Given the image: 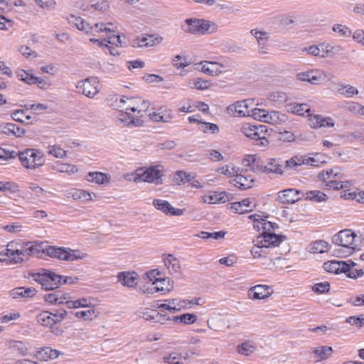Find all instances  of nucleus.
I'll return each mask as SVG.
<instances>
[{"label": "nucleus", "instance_id": "1", "mask_svg": "<svg viewBox=\"0 0 364 364\" xmlns=\"http://www.w3.org/2000/svg\"><path fill=\"white\" fill-rule=\"evenodd\" d=\"M67 250L66 247L55 246H50L43 250L40 245L33 242L18 243L12 241L7 245L4 251L0 252V262L18 264L28 260L31 256L40 257L42 252H45L49 257L65 261Z\"/></svg>", "mask_w": 364, "mask_h": 364}, {"label": "nucleus", "instance_id": "2", "mask_svg": "<svg viewBox=\"0 0 364 364\" xmlns=\"http://www.w3.org/2000/svg\"><path fill=\"white\" fill-rule=\"evenodd\" d=\"M139 100L132 97H115L112 105L121 112L118 117L119 120L127 125L139 126L141 124L140 117L148 108V104L144 101L141 105H139Z\"/></svg>", "mask_w": 364, "mask_h": 364}, {"label": "nucleus", "instance_id": "3", "mask_svg": "<svg viewBox=\"0 0 364 364\" xmlns=\"http://www.w3.org/2000/svg\"><path fill=\"white\" fill-rule=\"evenodd\" d=\"M30 276L46 291L55 289L62 284L63 276L50 270L42 269L38 272L31 273Z\"/></svg>", "mask_w": 364, "mask_h": 364}, {"label": "nucleus", "instance_id": "4", "mask_svg": "<svg viewBox=\"0 0 364 364\" xmlns=\"http://www.w3.org/2000/svg\"><path fill=\"white\" fill-rule=\"evenodd\" d=\"M281 241L282 238L278 235L263 232L262 236L257 237L256 244L251 250V254L255 258H259L266 254V249L278 246Z\"/></svg>", "mask_w": 364, "mask_h": 364}, {"label": "nucleus", "instance_id": "5", "mask_svg": "<svg viewBox=\"0 0 364 364\" xmlns=\"http://www.w3.org/2000/svg\"><path fill=\"white\" fill-rule=\"evenodd\" d=\"M183 29L189 33L205 35L218 30L216 23L203 19L188 18L185 21Z\"/></svg>", "mask_w": 364, "mask_h": 364}, {"label": "nucleus", "instance_id": "6", "mask_svg": "<svg viewBox=\"0 0 364 364\" xmlns=\"http://www.w3.org/2000/svg\"><path fill=\"white\" fill-rule=\"evenodd\" d=\"M133 176L134 181L140 180L159 185L162 183L161 178L164 176V168L160 165L149 166L146 168H140L135 171Z\"/></svg>", "mask_w": 364, "mask_h": 364}, {"label": "nucleus", "instance_id": "7", "mask_svg": "<svg viewBox=\"0 0 364 364\" xmlns=\"http://www.w3.org/2000/svg\"><path fill=\"white\" fill-rule=\"evenodd\" d=\"M240 132L246 137L259 141L257 144L260 146H266L269 144L267 138V129L264 125L255 126L250 123H242L240 125Z\"/></svg>", "mask_w": 364, "mask_h": 364}, {"label": "nucleus", "instance_id": "8", "mask_svg": "<svg viewBox=\"0 0 364 364\" xmlns=\"http://www.w3.org/2000/svg\"><path fill=\"white\" fill-rule=\"evenodd\" d=\"M356 238L357 235L353 231L346 229L334 235L333 241L336 245L343 247L345 249L344 254L348 255L358 247Z\"/></svg>", "mask_w": 364, "mask_h": 364}, {"label": "nucleus", "instance_id": "9", "mask_svg": "<svg viewBox=\"0 0 364 364\" xmlns=\"http://www.w3.org/2000/svg\"><path fill=\"white\" fill-rule=\"evenodd\" d=\"M22 166L26 168L34 169L44 163L43 154L36 149H26L23 151L16 153Z\"/></svg>", "mask_w": 364, "mask_h": 364}, {"label": "nucleus", "instance_id": "10", "mask_svg": "<svg viewBox=\"0 0 364 364\" xmlns=\"http://www.w3.org/2000/svg\"><path fill=\"white\" fill-rule=\"evenodd\" d=\"M336 170L337 168H332L321 173L326 186L335 190H341L351 186L352 183L350 181H340L341 176L336 171Z\"/></svg>", "mask_w": 364, "mask_h": 364}, {"label": "nucleus", "instance_id": "11", "mask_svg": "<svg viewBox=\"0 0 364 364\" xmlns=\"http://www.w3.org/2000/svg\"><path fill=\"white\" fill-rule=\"evenodd\" d=\"M299 81L308 82L312 85H321L330 80V75L318 69L301 72L296 75Z\"/></svg>", "mask_w": 364, "mask_h": 364}, {"label": "nucleus", "instance_id": "12", "mask_svg": "<svg viewBox=\"0 0 364 364\" xmlns=\"http://www.w3.org/2000/svg\"><path fill=\"white\" fill-rule=\"evenodd\" d=\"M67 314V311L64 309L57 311L55 313L43 311L37 316L36 321L42 326L49 328L63 321Z\"/></svg>", "mask_w": 364, "mask_h": 364}, {"label": "nucleus", "instance_id": "13", "mask_svg": "<svg viewBox=\"0 0 364 364\" xmlns=\"http://www.w3.org/2000/svg\"><path fill=\"white\" fill-rule=\"evenodd\" d=\"M256 168L266 174L283 176L284 173L283 161L280 158L267 159L265 164L257 163Z\"/></svg>", "mask_w": 364, "mask_h": 364}, {"label": "nucleus", "instance_id": "14", "mask_svg": "<svg viewBox=\"0 0 364 364\" xmlns=\"http://www.w3.org/2000/svg\"><path fill=\"white\" fill-rule=\"evenodd\" d=\"M99 82L95 77H88L77 82L76 88L79 93H82L87 97L93 98L98 92Z\"/></svg>", "mask_w": 364, "mask_h": 364}, {"label": "nucleus", "instance_id": "15", "mask_svg": "<svg viewBox=\"0 0 364 364\" xmlns=\"http://www.w3.org/2000/svg\"><path fill=\"white\" fill-rule=\"evenodd\" d=\"M162 41L163 37L161 36L143 33L132 41V46L136 48L152 47L160 44Z\"/></svg>", "mask_w": 364, "mask_h": 364}, {"label": "nucleus", "instance_id": "16", "mask_svg": "<svg viewBox=\"0 0 364 364\" xmlns=\"http://www.w3.org/2000/svg\"><path fill=\"white\" fill-rule=\"evenodd\" d=\"M153 205L156 209L166 215L180 216L184 213V210L176 208L169 202L164 200L154 199L153 200Z\"/></svg>", "mask_w": 364, "mask_h": 364}, {"label": "nucleus", "instance_id": "17", "mask_svg": "<svg viewBox=\"0 0 364 364\" xmlns=\"http://www.w3.org/2000/svg\"><path fill=\"white\" fill-rule=\"evenodd\" d=\"M250 104H251L250 100L238 101L229 105L228 107V112L235 117H245L247 115V112L250 109Z\"/></svg>", "mask_w": 364, "mask_h": 364}, {"label": "nucleus", "instance_id": "18", "mask_svg": "<svg viewBox=\"0 0 364 364\" xmlns=\"http://www.w3.org/2000/svg\"><path fill=\"white\" fill-rule=\"evenodd\" d=\"M255 179L252 176L242 174L240 171L236 174L235 177L230 181V183L240 189H248L253 185Z\"/></svg>", "mask_w": 364, "mask_h": 364}, {"label": "nucleus", "instance_id": "19", "mask_svg": "<svg viewBox=\"0 0 364 364\" xmlns=\"http://www.w3.org/2000/svg\"><path fill=\"white\" fill-rule=\"evenodd\" d=\"M270 295L269 287L267 285H256L248 291V296L252 299H265Z\"/></svg>", "mask_w": 364, "mask_h": 364}, {"label": "nucleus", "instance_id": "20", "mask_svg": "<svg viewBox=\"0 0 364 364\" xmlns=\"http://www.w3.org/2000/svg\"><path fill=\"white\" fill-rule=\"evenodd\" d=\"M117 279L122 286L134 288L137 284L138 275L134 272H122L118 274Z\"/></svg>", "mask_w": 364, "mask_h": 364}, {"label": "nucleus", "instance_id": "21", "mask_svg": "<svg viewBox=\"0 0 364 364\" xmlns=\"http://www.w3.org/2000/svg\"><path fill=\"white\" fill-rule=\"evenodd\" d=\"M67 20L70 26L75 27L77 29L84 31L86 33H90L93 29V28L87 21L80 16L70 14L67 17Z\"/></svg>", "mask_w": 364, "mask_h": 364}, {"label": "nucleus", "instance_id": "22", "mask_svg": "<svg viewBox=\"0 0 364 364\" xmlns=\"http://www.w3.org/2000/svg\"><path fill=\"white\" fill-rule=\"evenodd\" d=\"M278 200L282 203H294L298 201L299 198V191L291 188L278 193Z\"/></svg>", "mask_w": 364, "mask_h": 364}, {"label": "nucleus", "instance_id": "23", "mask_svg": "<svg viewBox=\"0 0 364 364\" xmlns=\"http://www.w3.org/2000/svg\"><path fill=\"white\" fill-rule=\"evenodd\" d=\"M37 293L35 288L33 287H16L9 291V295L14 299L32 298Z\"/></svg>", "mask_w": 364, "mask_h": 364}, {"label": "nucleus", "instance_id": "24", "mask_svg": "<svg viewBox=\"0 0 364 364\" xmlns=\"http://www.w3.org/2000/svg\"><path fill=\"white\" fill-rule=\"evenodd\" d=\"M255 206L250 198H245L240 202L231 203L230 209L235 213L243 214L252 211Z\"/></svg>", "mask_w": 364, "mask_h": 364}, {"label": "nucleus", "instance_id": "25", "mask_svg": "<svg viewBox=\"0 0 364 364\" xmlns=\"http://www.w3.org/2000/svg\"><path fill=\"white\" fill-rule=\"evenodd\" d=\"M149 118L156 122H168L173 119V114L166 107H161L156 112L149 114Z\"/></svg>", "mask_w": 364, "mask_h": 364}, {"label": "nucleus", "instance_id": "26", "mask_svg": "<svg viewBox=\"0 0 364 364\" xmlns=\"http://www.w3.org/2000/svg\"><path fill=\"white\" fill-rule=\"evenodd\" d=\"M228 200V196L225 192H210L202 198L203 203L208 204L223 203Z\"/></svg>", "mask_w": 364, "mask_h": 364}, {"label": "nucleus", "instance_id": "27", "mask_svg": "<svg viewBox=\"0 0 364 364\" xmlns=\"http://www.w3.org/2000/svg\"><path fill=\"white\" fill-rule=\"evenodd\" d=\"M224 66L217 62L204 61L202 63L201 71L211 75H218L223 70Z\"/></svg>", "mask_w": 364, "mask_h": 364}, {"label": "nucleus", "instance_id": "28", "mask_svg": "<svg viewBox=\"0 0 364 364\" xmlns=\"http://www.w3.org/2000/svg\"><path fill=\"white\" fill-rule=\"evenodd\" d=\"M86 179L91 183L103 185L109 182L110 176L107 173L99 171L89 172L86 176Z\"/></svg>", "mask_w": 364, "mask_h": 364}, {"label": "nucleus", "instance_id": "29", "mask_svg": "<svg viewBox=\"0 0 364 364\" xmlns=\"http://www.w3.org/2000/svg\"><path fill=\"white\" fill-rule=\"evenodd\" d=\"M164 265L171 274L180 273L181 264L179 260L172 255H168L164 259Z\"/></svg>", "mask_w": 364, "mask_h": 364}, {"label": "nucleus", "instance_id": "30", "mask_svg": "<svg viewBox=\"0 0 364 364\" xmlns=\"http://www.w3.org/2000/svg\"><path fill=\"white\" fill-rule=\"evenodd\" d=\"M345 262L343 261H328L323 264V269L325 271L334 273V274H340L343 273V267H344Z\"/></svg>", "mask_w": 364, "mask_h": 364}, {"label": "nucleus", "instance_id": "31", "mask_svg": "<svg viewBox=\"0 0 364 364\" xmlns=\"http://www.w3.org/2000/svg\"><path fill=\"white\" fill-rule=\"evenodd\" d=\"M66 306L69 309L92 307L91 299L87 297L80 298L76 300H69L68 302H66Z\"/></svg>", "mask_w": 364, "mask_h": 364}, {"label": "nucleus", "instance_id": "32", "mask_svg": "<svg viewBox=\"0 0 364 364\" xmlns=\"http://www.w3.org/2000/svg\"><path fill=\"white\" fill-rule=\"evenodd\" d=\"M156 285V291L165 294L173 288V282L169 278H159L157 282H153Z\"/></svg>", "mask_w": 364, "mask_h": 364}, {"label": "nucleus", "instance_id": "33", "mask_svg": "<svg viewBox=\"0 0 364 364\" xmlns=\"http://www.w3.org/2000/svg\"><path fill=\"white\" fill-rule=\"evenodd\" d=\"M59 355L60 352L49 347H45L37 352L38 358L42 360L54 359L56 358Z\"/></svg>", "mask_w": 364, "mask_h": 364}, {"label": "nucleus", "instance_id": "34", "mask_svg": "<svg viewBox=\"0 0 364 364\" xmlns=\"http://www.w3.org/2000/svg\"><path fill=\"white\" fill-rule=\"evenodd\" d=\"M187 85L191 89H197L200 90H206L210 86L208 80H203L200 77L190 79Z\"/></svg>", "mask_w": 364, "mask_h": 364}, {"label": "nucleus", "instance_id": "35", "mask_svg": "<svg viewBox=\"0 0 364 364\" xmlns=\"http://www.w3.org/2000/svg\"><path fill=\"white\" fill-rule=\"evenodd\" d=\"M3 133L7 135L12 134L17 137H20L25 134V130L19 127L15 124L7 123L3 128Z\"/></svg>", "mask_w": 364, "mask_h": 364}, {"label": "nucleus", "instance_id": "36", "mask_svg": "<svg viewBox=\"0 0 364 364\" xmlns=\"http://www.w3.org/2000/svg\"><path fill=\"white\" fill-rule=\"evenodd\" d=\"M282 121H283V119L280 118V114L278 112H267L264 110L262 122L272 124H277L280 123Z\"/></svg>", "mask_w": 364, "mask_h": 364}, {"label": "nucleus", "instance_id": "37", "mask_svg": "<svg viewBox=\"0 0 364 364\" xmlns=\"http://www.w3.org/2000/svg\"><path fill=\"white\" fill-rule=\"evenodd\" d=\"M355 265L354 262H352V266L345 263L344 267H343V273H345L348 277L351 279H357L363 275L364 272L363 269H356L353 267Z\"/></svg>", "mask_w": 364, "mask_h": 364}, {"label": "nucleus", "instance_id": "38", "mask_svg": "<svg viewBox=\"0 0 364 364\" xmlns=\"http://www.w3.org/2000/svg\"><path fill=\"white\" fill-rule=\"evenodd\" d=\"M194 178L191 173H186L183 171H178L175 173L173 176V181L176 184L181 186L191 181Z\"/></svg>", "mask_w": 364, "mask_h": 364}, {"label": "nucleus", "instance_id": "39", "mask_svg": "<svg viewBox=\"0 0 364 364\" xmlns=\"http://www.w3.org/2000/svg\"><path fill=\"white\" fill-rule=\"evenodd\" d=\"M65 257V261L74 262L85 259L86 257H87V254L79 250H72L70 248H68L67 256Z\"/></svg>", "mask_w": 364, "mask_h": 364}, {"label": "nucleus", "instance_id": "40", "mask_svg": "<svg viewBox=\"0 0 364 364\" xmlns=\"http://www.w3.org/2000/svg\"><path fill=\"white\" fill-rule=\"evenodd\" d=\"M67 196L68 198H72L74 200H90L91 195L84 191L80 189H72L68 193Z\"/></svg>", "mask_w": 364, "mask_h": 364}, {"label": "nucleus", "instance_id": "41", "mask_svg": "<svg viewBox=\"0 0 364 364\" xmlns=\"http://www.w3.org/2000/svg\"><path fill=\"white\" fill-rule=\"evenodd\" d=\"M333 349L328 346H321L316 348L313 350V353L315 357L318 358V360H322L328 358L332 353Z\"/></svg>", "mask_w": 364, "mask_h": 364}, {"label": "nucleus", "instance_id": "42", "mask_svg": "<svg viewBox=\"0 0 364 364\" xmlns=\"http://www.w3.org/2000/svg\"><path fill=\"white\" fill-rule=\"evenodd\" d=\"M304 159L303 155H296L289 159L285 161V165L284 166V169H292L296 170L297 167L303 165Z\"/></svg>", "mask_w": 364, "mask_h": 364}, {"label": "nucleus", "instance_id": "43", "mask_svg": "<svg viewBox=\"0 0 364 364\" xmlns=\"http://www.w3.org/2000/svg\"><path fill=\"white\" fill-rule=\"evenodd\" d=\"M53 169L59 173H65L68 175L74 174L78 171L75 165L64 163H59L56 166L53 167Z\"/></svg>", "mask_w": 364, "mask_h": 364}, {"label": "nucleus", "instance_id": "44", "mask_svg": "<svg viewBox=\"0 0 364 364\" xmlns=\"http://www.w3.org/2000/svg\"><path fill=\"white\" fill-rule=\"evenodd\" d=\"M306 199L314 202L326 201L328 198L327 196L320 191H310L306 193Z\"/></svg>", "mask_w": 364, "mask_h": 364}, {"label": "nucleus", "instance_id": "45", "mask_svg": "<svg viewBox=\"0 0 364 364\" xmlns=\"http://www.w3.org/2000/svg\"><path fill=\"white\" fill-rule=\"evenodd\" d=\"M75 316L77 318L82 319L84 321H92L95 318L97 317V314L92 306L87 310L76 311L75 313Z\"/></svg>", "mask_w": 364, "mask_h": 364}, {"label": "nucleus", "instance_id": "46", "mask_svg": "<svg viewBox=\"0 0 364 364\" xmlns=\"http://www.w3.org/2000/svg\"><path fill=\"white\" fill-rule=\"evenodd\" d=\"M256 350V346L255 344L251 343L250 341H246L237 346V352L240 354L248 356L252 353H254Z\"/></svg>", "mask_w": 364, "mask_h": 364}, {"label": "nucleus", "instance_id": "47", "mask_svg": "<svg viewBox=\"0 0 364 364\" xmlns=\"http://www.w3.org/2000/svg\"><path fill=\"white\" fill-rule=\"evenodd\" d=\"M290 109L293 113L301 116L304 115V113H307V117H309V114H311V108L309 105L305 103L291 105Z\"/></svg>", "mask_w": 364, "mask_h": 364}, {"label": "nucleus", "instance_id": "48", "mask_svg": "<svg viewBox=\"0 0 364 364\" xmlns=\"http://www.w3.org/2000/svg\"><path fill=\"white\" fill-rule=\"evenodd\" d=\"M48 154L58 159L66 156L67 151L63 149L59 145H49L47 147Z\"/></svg>", "mask_w": 364, "mask_h": 364}, {"label": "nucleus", "instance_id": "49", "mask_svg": "<svg viewBox=\"0 0 364 364\" xmlns=\"http://www.w3.org/2000/svg\"><path fill=\"white\" fill-rule=\"evenodd\" d=\"M311 250L314 253H323L328 250V243L324 240H316L311 244Z\"/></svg>", "mask_w": 364, "mask_h": 364}, {"label": "nucleus", "instance_id": "50", "mask_svg": "<svg viewBox=\"0 0 364 364\" xmlns=\"http://www.w3.org/2000/svg\"><path fill=\"white\" fill-rule=\"evenodd\" d=\"M338 92L347 97H351L353 95L358 94V89L350 85H340Z\"/></svg>", "mask_w": 364, "mask_h": 364}, {"label": "nucleus", "instance_id": "51", "mask_svg": "<svg viewBox=\"0 0 364 364\" xmlns=\"http://www.w3.org/2000/svg\"><path fill=\"white\" fill-rule=\"evenodd\" d=\"M136 314L141 318L154 322L156 310H152L147 308H141L137 311Z\"/></svg>", "mask_w": 364, "mask_h": 364}, {"label": "nucleus", "instance_id": "52", "mask_svg": "<svg viewBox=\"0 0 364 364\" xmlns=\"http://www.w3.org/2000/svg\"><path fill=\"white\" fill-rule=\"evenodd\" d=\"M175 322H181L185 324H191L196 321L197 316L193 314H184L181 316L173 317Z\"/></svg>", "mask_w": 364, "mask_h": 364}, {"label": "nucleus", "instance_id": "53", "mask_svg": "<svg viewBox=\"0 0 364 364\" xmlns=\"http://www.w3.org/2000/svg\"><path fill=\"white\" fill-rule=\"evenodd\" d=\"M248 218L250 220H253L255 223H261V224L262 225H264V226H262L263 230H264L263 232H267V230H269L270 228H272V223L267 221L264 218V217L259 214L250 215Z\"/></svg>", "mask_w": 364, "mask_h": 364}, {"label": "nucleus", "instance_id": "54", "mask_svg": "<svg viewBox=\"0 0 364 364\" xmlns=\"http://www.w3.org/2000/svg\"><path fill=\"white\" fill-rule=\"evenodd\" d=\"M199 129L203 133L215 134L219 132V127L216 124L205 122H200Z\"/></svg>", "mask_w": 364, "mask_h": 364}, {"label": "nucleus", "instance_id": "55", "mask_svg": "<svg viewBox=\"0 0 364 364\" xmlns=\"http://www.w3.org/2000/svg\"><path fill=\"white\" fill-rule=\"evenodd\" d=\"M12 119L18 122H26L31 119V117L28 114H26V111L23 109L16 110L14 112L11 114Z\"/></svg>", "mask_w": 364, "mask_h": 364}, {"label": "nucleus", "instance_id": "56", "mask_svg": "<svg viewBox=\"0 0 364 364\" xmlns=\"http://www.w3.org/2000/svg\"><path fill=\"white\" fill-rule=\"evenodd\" d=\"M305 50L311 55L325 57V51L323 49V45L311 46L309 48H306Z\"/></svg>", "mask_w": 364, "mask_h": 364}, {"label": "nucleus", "instance_id": "57", "mask_svg": "<svg viewBox=\"0 0 364 364\" xmlns=\"http://www.w3.org/2000/svg\"><path fill=\"white\" fill-rule=\"evenodd\" d=\"M10 347L17 351L20 355H25L28 353L27 348L21 341H13L10 342Z\"/></svg>", "mask_w": 364, "mask_h": 364}, {"label": "nucleus", "instance_id": "58", "mask_svg": "<svg viewBox=\"0 0 364 364\" xmlns=\"http://www.w3.org/2000/svg\"><path fill=\"white\" fill-rule=\"evenodd\" d=\"M321 114H309V124L310 127L313 129H319L323 126V124H321Z\"/></svg>", "mask_w": 364, "mask_h": 364}, {"label": "nucleus", "instance_id": "59", "mask_svg": "<svg viewBox=\"0 0 364 364\" xmlns=\"http://www.w3.org/2000/svg\"><path fill=\"white\" fill-rule=\"evenodd\" d=\"M181 354L178 353H172L163 358L164 361L168 364H183L181 363Z\"/></svg>", "mask_w": 364, "mask_h": 364}, {"label": "nucleus", "instance_id": "60", "mask_svg": "<svg viewBox=\"0 0 364 364\" xmlns=\"http://www.w3.org/2000/svg\"><path fill=\"white\" fill-rule=\"evenodd\" d=\"M17 76L19 80L29 84L33 85L35 83L36 77L30 75L24 70H21L17 73Z\"/></svg>", "mask_w": 364, "mask_h": 364}, {"label": "nucleus", "instance_id": "61", "mask_svg": "<svg viewBox=\"0 0 364 364\" xmlns=\"http://www.w3.org/2000/svg\"><path fill=\"white\" fill-rule=\"evenodd\" d=\"M251 34L257 38L258 44H264V43H267L269 36L267 32L258 31L257 29H252L251 31Z\"/></svg>", "mask_w": 364, "mask_h": 364}, {"label": "nucleus", "instance_id": "62", "mask_svg": "<svg viewBox=\"0 0 364 364\" xmlns=\"http://www.w3.org/2000/svg\"><path fill=\"white\" fill-rule=\"evenodd\" d=\"M330 289V284L328 282L317 283L312 287L315 293L323 294L328 292Z\"/></svg>", "mask_w": 364, "mask_h": 364}, {"label": "nucleus", "instance_id": "63", "mask_svg": "<svg viewBox=\"0 0 364 364\" xmlns=\"http://www.w3.org/2000/svg\"><path fill=\"white\" fill-rule=\"evenodd\" d=\"M240 171V169L235 166H231L230 165H226L221 168L220 173L228 176L230 177H235L236 174Z\"/></svg>", "mask_w": 364, "mask_h": 364}, {"label": "nucleus", "instance_id": "64", "mask_svg": "<svg viewBox=\"0 0 364 364\" xmlns=\"http://www.w3.org/2000/svg\"><path fill=\"white\" fill-rule=\"evenodd\" d=\"M346 322L358 327L364 326V314H360L358 316H349L346 318Z\"/></svg>", "mask_w": 364, "mask_h": 364}]
</instances>
